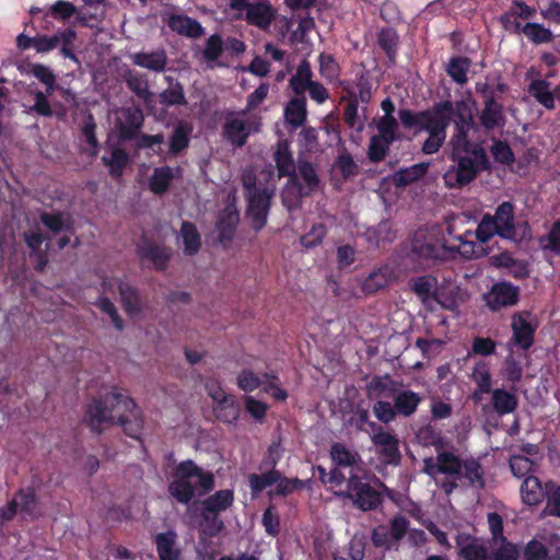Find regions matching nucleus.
<instances>
[{
    "label": "nucleus",
    "instance_id": "nucleus-1",
    "mask_svg": "<svg viewBox=\"0 0 560 560\" xmlns=\"http://www.w3.org/2000/svg\"><path fill=\"white\" fill-rule=\"evenodd\" d=\"M82 423L96 435H102L108 428L120 425L124 433L136 441L141 440L143 430L140 407L116 387L84 404Z\"/></svg>",
    "mask_w": 560,
    "mask_h": 560
},
{
    "label": "nucleus",
    "instance_id": "nucleus-2",
    "mask_svg": "<svg viewBox=\"0 0 560 560\" xmlns=\"http://www.w3.org/2000/svg\"><path fill=\"white\" fill-rule=\"evenodd\" d=\"M214 488V476L206 471L194 460L186 459L177 464L173 479L168 483L170 495L180 504H189L196 493L203 495Z\"/></svg>",
    "mask_w": 560,
    "mask_h": 560
},
{
    "label": "nucleus",
    "instance_id": "nucleus-3",
    "mask_svg": "<svg viewBox=\"0 0 560 560\" xmlns=\"http://www.w3.org/2000/svg\"><path fill=\"white\" fill-rule=\"evenodd\" d=\"M396 267L388 264L373 270L363 281L362 290L365 294H373L393 281L398 272L418 271L420 268V241L417 232L411 241L401 244L396 258Z\"/></svg>",
    "mask_w": 560,
    "mask_h": 560
},
{
    "label": "nucleus",
    "instance_id": "nucleus-4",
    "mask_svg": "<svg viewBox=\"0 0 560 560\" xmlns=\"http://www.w3.org/2000/svg\"><path fill=\"white\" fill-rule=\"evenodd\" d=\"M457 102L444 101L436 103L432 110H422V131H428L429 137L422 143V153L432 154L436 152L445 140V129L454 122L456 131Z\"/></svg>",
    "mask_w": 560,
    "mask_h": 560
},
{
    "label": "nucleus",
    "instance_id": "nucleus-5",
    "mask_svg": "<svg viewBox=\"0 0 560 560\" xmlns=\"http://www.w3.org/2000/svg\"><path fill=\"white\" fill-rule=\"evenodd\" d=\"M363 479V476L351 471L346 490L336 494L351 500L353 505L363 512L374 511L382 504L383 494Z\"/></svg>",
    "mask_w": 560,
    "mask_h": 560
},
{
    "label": "nucleus",
    "instance_id": "nucleus-6",
    "mask_svg": "<svg viewBox=\"0 0 560 560\" xmlns=\"http://www.w3.org/2000/svg\"><path fill=\"white\" fill-rule=\"evenodd\" d=\"M466 143L457 144L452 148L451 158L457 164L455 172V182L458 187L471 183L478 174L490 168V162L487 154L472 152V159L468 158Z\"/></svg>",
    "mask_w": 560,
    "mask_h": 560
},
{
    "label": "nucleus",
    "instance_id": "nucleus-7",
    "mask_svg": "<svg viewBox=\"0 0 560 560\" xmlns=\"http://www.w3.org/2000/svg\"><path fill=\"white\" fill-rule=\"evenodd\" d=\"M208 395L213 400L212 411L214 417L226 424H236L241 415V404L238 399L224 392L217 382L206 384Z\"/></svg>",
    "mask_w": 560,
    "mask_h": 560
},
{
    "label": "nucleus",
    "instance_id": "nucleus-8",
    "mask_svg": "<svg viewBox=\"0 0 560 560\" xmlns=\"http://www.w3.org/2000/svg\"><path fill=\"white\" fill-rule=\"evenodd\" d=\"M456 295L455 287L445 278L439 283L434 276H422V306H428L432 300L442 308L453 311L457 307Z\"/></svg>",
    "mask_w": 560,
    "mask_h": 560
},
{
    "label": "nucleus",
    "instance_id": "nucleus-9",
    "mask_svg": "<svg viewBox=\"0 0 560 560\" xmlns=\"http://www.w3.org/2000/svg\"><path fill=\"white\" fill-rule=\"evenodd\" d=\"M78 38L77 31L73 26L58 30L54 35H36L34 49L39 54H47L60 46L59 54L67 59L78 61L74 54V42Z\"/></svg>",
    "mask_w": 560,
    "mask_h": 560
},
{
    "label": "nucleus",
    "instance_id": "nucleus-10",
    "mask_svg": "<svg viewBox=\"0 0 560 560\" xmlns=\"http://www.w3.org/2000/svg\"><path fill=\"white\" fill-rule=\"evenodd\" d=\"M457 119H456V131H454L450 144L455 148L457 144L466 143V150L468 158L472 159V152L487 154L482 143L472 142L468 139V132L474 126L472 112L470 106L465 101H457Z\"/></svg>",
    "mask_w": 560,
    "mask_h": 560
},
{
    "label": "nucleus",
    "instance_id": "nucleus-11",
    "mask_svg": "<svg viewBox=\"0 0 560 560\" xmlns=\"http://www.w3.org/2000/svg\"><path fill=\"white\" fill-rule=\"evenodd\" d=\"M246 110L238 113L229 112L222 126V138L233 148H243L252 133L259 131V124L246 121L238 117L245 115Z\"/></svg>",
    "mask_w": 560,
    "mask_h": 560
},
{
    "label": "nucleus",
    "instance_id": "nucleus-12",
    "mask_svg": "<svg viewBox=\"0 0 560 560\" xmlns=\"http://www.w3.org/2000/svg\"><path fill=\"white\" fill-rule=\"evenodd\" d=\"M532 318L529 311L514 313L511 318V342L524 351L529 350L535 342L537 325L532 323Z\"/></svg>",
    "mask_w": 560,
    "mask_h": 560
},
{
    "label": "nucleus",
    "instance_id": "nucleus-13",
    "mask_svg": "<svg viewBox=\"0 0 560 560\" xmlns=\"http://www.w3.org/2000/svg\"><path fill=\"white\" fill-rule=\"evenodd\" d=\"M536 14L537 11L534 7L521 0H514L510 8L499 16V22L509 34L520 35L525 24L522 21L532 20Z\"/></svg>",
    "mask_w": 560,
    "mask_h": 560
},
{
    "label": "nucleus",
    "instance_id": "nucleus-14",
    "mask_svg": "<svg viewBox=\"0 0 560 560\" xmlns=\"http://www.w3.org/2000/svg\"><path fill=\"white\" fill-rule=\"evenodd\" d=\"M273 195L268 188L256 189L254 194L246 197L247 214L252 220V226L256 232L261 231L267 224V217L270 209V200Z\"/></svg>",
    "mask_w": 560,
    "mask_h": 560
},
{
    "label": "nucleus",
    "instance_id": "nucleus-15",
    "mask_svg": "<svg viewBox=\"0 0 560 560\" xmlns=\"http://www.w3.org/2000/svg\"><path fill=\"white\" fill-rule=\"evenodd\" d=\"M485 301L493 312L500 311L502 307L514 306L520 301V288L506 281L497 282L485 294Z\"/></svg>",
    "mask_w": 560,
    "mask_h": 560
},
{
    "label": "nucleus",
    "instance_id": "nucleus-16",
    "mask_svg": "<svg viewBox=\"0 0 560 560\" xmlns=\"http://www.w3.org/2000/svg\"><path fill=\"white\" fill-rule=\"evenodd\" d=\"M116 128L122 141H131L138 138L144 122L143 112L140 107H124L119 112Z\"/></svg>",
    "mask_w": 560,
    "mask_h": 560
},
{
    "label": "nucleus",
    "instance_id": "nucleus-17",
    "mask_svg": "<svg viewBox=\"0 0 560 560\" xmlns=\"http://www.w3.org/2000/svg\"><path fill=\"white\" fill-rule=\"evenodd\" d=\"M272 158L276 163L278 177H288V183L298 184V164L294 161L291 142L288 139H280L277 142Z\"/></svg>",
    "mask_w": 560,
    "mask_h": 560
},
{
    "label": "nucleus",
    "instance_id": "nucleus-18",
    "mask_svg": "<svg viewBox=\"0 0 560 560\" xmlns=\"http://www.w3.org/2000/svg\"><path fill=\"white\" fill-rule=\"evenodd\" d=\"M298 184L289 183L298 189L300 198L312 196L320 184L316 165L310 161L299 160L296 166Z\"/></svg>",
    "mask_w": 560,
    "mask_h": 560
},
{
    "label": "nucleus",
    "instance_id": "nucleus-19",
    "mask_svg": "<svg viewBox=\"0 0 560 560\" xmlns=\"http://www.w3.org/2000/svg\"><path fill=\"white\" fill-rule=\"evenodd\" d=\"M491 218L502 240L516 241L515 206L511 201L501 202Z\"/></svg>",
    "mask_w": 560,
    "mask_h": 560
},
{
    "label": "nucleus",
    "instance_id": "nucleus-20",
    "mask_svg": "<svg viewBox=\"0 0 560 560\" xmlns=\"http://www.w3.org/2000/svg\"><path fill=\"white\" fill-rule=\"evenodd\" d=\"M22 236L30 250L28 256L34 260L35 271L43 272L48 264V245L42 247L47 236L42 231L33 230L25 231Z\"/></svg>",
    "mask_w": 560,
    "mask_h": 560
},
{
    "label": "nucleus",
    "instance_id": "nucleus-21",
    "mask_svg": "<svg viewBox=\"0 0 560 560\" xmlns=\"http://www.w3.org/2000/svg\"><path fill=\"white\" fill-rule=\"evenodd\" d=\"M161 18L171 31L189 38H198L203 34L202 25L195 19L177 13L163 12Z\"/></svg>",
    "mask_w": 560,
    "mask_h": 560
},
{
    "label": "nucleus",
    "instance_id": "nucleus-22",
    "mask_svg": "<svg viewBox=\"0 0 560 560\" xmlns=\"http://www.w3.org/2000/svg\"><path fill=\"white\" fill-rule=\"evenodd\" d=\"M240 222V213L235 205H228L220 211L215 229L218 231V242L225 245L230 243L235 235Z\"/></svg>",
    "mask_w": 560,
    "mask_h": 560
},
{
    "label": "nucleus",
    "instance_id": "nucleus-23",
    "mask_svg": "<svg viewBox=\"0 0 560 560\" xmlns=\"http://www.w3.org/2000/svg\"><path fill=\"white\" fill-rule=\"evenodd\" d=\"M400 389L401 384L394 381L388 374L375 375L366 385L368 396L378 400H393Z\"/></svg>",
    "mask_w": 560,
    "mask_h": 560
},
{
    "label": "nucleus",
    "instance_id": "nucleus-24",
    "mask_svg": "<svg viewBox=\"0 0 560 560\" xmlns=\"http://www.w3.org/2000/svg\"><path fill=\"white\" fill-rule=\"evenodd\" d=\"M423 464L422 471L430 475L434 474V471L445 475H458L463 466L460 459L451 451L439 453L435 462L432 457L425 458Z\"/></svg>",
    "mask_w": 560,
    "mask_h": 560
},
{
    "label": "nucleus",
    "instance_id": "nucleus-25",
    "mask_svg": "<svg viewBox=\"0 0 560 560\" xmlns=\"http://www.w3.org/2000/svg\"><path fill=\"white\" fill-rule=\"evenodd\" d=\"M141 258L150 260L158 271H163L168 267L171 260V249L151 241H144L138 248Z\"/></svg>",
    "mask_w": 560,
    "mask_h": 560
},
{
    "label": "nucleus",
    "instance_id": "nucleus-26",
    "mask_svg": "<svg viewBox=\"0 0 560 560\" xmlns=\"http://www.w3.org/2000/svg\"><path fill=\"white\" fill-rule=\"evenodd\" d=\"M479 119L486 130H493L504 125L503 106L495 101L492 91L489 92V95H485V107Z\"/></svg>",
    "mask_w": 560,
    "mask_h": 560
},
{
    "label": "nucleus",
    "instance_id": "nucleus-27",
    "mask_svg": "<svg viewBox=\"0 0 560 560\" xmlns=\"http://www.w3.org/2000/svg\"><path fill=\"white\" fill-rule=\"evenodd\" d=\"M130 58L135 66L158 73L163 72L167 65V55L164 48H158L149 52H136Z\"/></svg>",
    "mask_w": 560,
    "mask_h": 560
},
{
    "label": "nucleus",
    "instance_id": "nucleus-28",
    "mask_svg": "<svg viewBox=\"0 0 560 560\" xmlns=\"http://www.w3.org/2000/svg\"><path fill=\"white\" fill-rule=\"evenodd\" d=\"M275 18L276 10L267 0L250 4L246 11V22L261 30L268 28Z\"/></svg>",
    "mask_w": 560,
    "mask_h": 560
},
{
    "label": "nucleus",
    "instance_id": "nucleus-29",
    "mask_svg": "<svg viewBox=\"0 0 560 560\" xmlns=\"http://www.w3.org/2000/svg\"><path fill=\"white\" fill-rule=\"evenodd\" d=\"M372 441L380 447V453L384 456L387 463H397L400 458L398 451V440L390 433L384 432L382 427H377L373 432Z\"/></svg>",
    "mask_w": 560,
    "mask_h": 560
},
{
    "label": "nucleus",
    "instance_id": "nucleus-30",
    "mask_svg": "<svg viewBox=\"0 0 560 560\" xmlns=\"http://www.w3.org/2000/svg\"><path fill=\"white\" fill-rule=\"evenodd\" d=\"M154 542L160 560H180V549L176 547L177 534L174 530L159 533Z\"/></svg>",
    "mask_w": 560,
    "mask_h": 560
},
{
    "label": "nucleus",
    "instance_id": "nucleus-31",
    "mask_svg": "<svg viewBox=\"0 0 560 560\" xmlns=\"http://www.w3.org/2000/svg\"><path fill=\"white\" fill-rule=\"evenodd\" d=\"M458 555L464 560H489V552L485 545L471 536H458Z\"/></svg>",
    "mask_w": 560,
    "mask_h": 560
},
{
    "label": "nucleus",
    "instance_id": "nucleus-32",
    "mask_svg": "<svg viewBox=\"0 0 560 560\" xmlns=\"http://www.w3.org/2000/svg\"><path fill=\"white\" fill-rule=\"evenodd\" d=\"M527 91L529 95L546 109L552 110L556 108L555 89L551 90V83L549 81L545 79H534L530 81Z\"/></svg>",
    "mask_w": 560,
    "mask_h": 560
},
{
    "label": "nucleus",
    "instance_id": "nucleus-33",
    "mask_svg": "<svg viewBox=\"0 0 560 560\" xmlns=\"http://www.w3.org/2000/svg\"><path fill=\"white\" fill-rule=\"evenodd\" d=\"M522 501L526 505H538L546 497V486L536 476H527L521 486Z\"/></svg>",
    "mask_w": 560,
    "mask_h": 560
},
{
    "label": "nucleus",
    "instance_id": "nucleus-34",
    "mask_svg": "<svg viewBox=\"0 0 560 560\" xmlns=\"http://www.w3.org/2000/svg\"><path fill=\"white\" fill-rule=\"evenodd\" d=\"M165 80L168 82V88L159 94V102L165 107L187 105L183 84L172 77H165Z\"/></svg>",
    "mask_w": 560,
    "mask_h": 560
},
{
    "label": "nucleus",
    "instance_id": "nucleus-35",
    "mask_svg": "<svg viewBox=\"0 0 560 560\" xmlns=\"http://www.w3.org/2000/svg\"><path fill=\"white\" fill-rule=\"evenodd\" d=\"M191 132L192 127L187 121L179 120L175 125L170 137V153L172 155L176 156L189 147Z\"/></svg>",
    "mask_w": 560,
    "mask_h": 560
},
{
    "label": "nucleus",
    "instance_id": "nucleus-36",
    "mask_svg": "<svg viewBox=\"0 0 560 560\" xmlns=\"http://www.w3.org/2000/svg\"><path fill=\"white\" fill-rule=\"evenodd\" d=\"M307 116L306 98L299 96L290 100L284 107V119L293 128L304 125Z\"/></svg>",
    "mask_w": 560,
    "mask_h": 560
},
{
    "label": "nucleus",
    "instance_id": "nucleus-37",
    "mask_svg": "<svg viewBox=\"0 0 560 560\" xmlns=\"http://www.w3.org/2000/svg\"><path fill=\"white\" fill-rule=\"evenodd\" d=\"M234 502V492L231 489L219 490L201 502L206 512L220 514L226 511Z\"/></svg>",
    "mask_w": 560,
    "mask_h": 560
},
{
    "label": "nucleus",
    "instance_id": "nucleus-38",
    "mask_svg": "<svg viewBox=\"0 0 560 560\" xmlns=\"http://www.w3.org/2000/svg\"><path fill=\"white\" fill-rule=\"evenodd\" d=\"M492 397L491 404L494 411L500 415H509L516 410L518 406V399L515 394L510 393L503 388L491 389Z\"/></svg>",
    "mask_w": 560,
    "mask_h": 560
},
{
    "label": "nucleus",
    "instance_id": "nucleus-39",
    "mask_svg": "<svg viewBox=\"0 0 560 560\" xmlns=\"http://www.w3.org/2000/svg\"><path fill=\"white\" fill-rule=\"evenodd\" d=\"M348 423L350 427L354 428L357 431H372L375 432L377 429V424L370 420V410L365 402L361 401L357 404L350 412V417L348 419Z\"/></svg>",
    "mask_w": 560,
    "mask_h": 560
},
{
    "label": "nucleus",
    "instance_id": "nucleus-40",
    "mask_svg": "<svg viewBox=\"0 0 560 560\" xmlns=\"http://www.w3.org/2000/svg\"><path fill=\"white\" fill-rule=\"evenodd\" d=\"M269 378L277 380V375L267 372L255 373L252 370L244 369L237 375V386L246 393H252L265 385Z\"/></svg>",
    "mask_w": 560,
    "mask_h": 560
},
{
    "label": "nucleus",
    "instance_id": "nucleus-41",
    "mask_svg": "<svg viewBox=\"0 0 560 560\" xmlns=\"http://www.w3.org/2000/svg\"><path fill=\"white\" fill-rule=\"evenodd\" d=\"M312 77L311 63L303 59L289 81V85L295 95L304 96L303 94L313 82Z\"/></svg>",
    "mask_w": 560,
    "mask_h": 560
},
{
    "label": "nucleus",
    "instance_id": "nucleus-42",
    "mask_svg": "<svg viewBox=\"0 0 560 560\" xmlns=\"http://www.w3.org/2000/svg\"><path fill=\"white\" fill-rule=\"evenodd\" d=\"M180 236L184 243L185 255L194 256L198 254L201 248V236L192 222L183 221L180 225Z\"/></svg>",
    "mask_w": 560,
    "mask_h": 560
},
{
    "label": "nucleus",
    "instance_id": "nucleus-43",
    "mask_svg": "<svg viewBox=\"0 0 560 560\" xmlns=\"http://www.w3.org/2000/svg\"><path fill=\"white\" fill-rule=\"evenodd\" d=\"M393 402L398 416L408 417L416 411L420 397L411 390H404L401 388L394 397Z\"/></svg>",
    "mask_w": 560,
    "mask_h": 560
},
{
    "label": "nucleus",
    "instance_id": "nucleus-44",
    "mask_svg": "<svg viewBox=\"0 0 560 560\" xmlns=\"http://www.w3.org/2000/svg\"><path fill=\"white\" fill-rule=\"evenodd\" d=\"M122 307L129 315L139 314L142 310L138 290L131 284L121 281L118 284Z\"/></svg>",
    "mask_w": 560,
    "mask_h": 560
},
{
    "label": "nucleus",
    "instance_id": "nucleus-45",
    "mask_svg": "<svg viewBox=\"0 0 560 560\" xmlns=\"http://www.w3.org/2000/svg\"><path fill=\"white\" fill-rule=\"evenodd\" d=\"M279 479V470L269 468L262 474H250L248 476V486L252 498L258 497L266 488L275 485Z\"/></svg>",
    "mask_w": 560,
    "mask_h": 560
},
{
    "label": "nucleus",
    "instance_id": "nucleus-46",
    "mask_svg": "<svg viewBox=\"0 0 560 560\" xmlns=\"http://www.w3.org/2000/svg\"><path fill=\"white\" fill-rule=\"evenodd\" d=\"M330 456L337 466L349 468V475L351 471L359 474V469L355 467L358 455L351 452L342 443L336 442L331 445Z\"/></svg>",
    "mask_w": 560,
    "mask_h": 560
},
{
    "label": "nucleus",
    "instance_id": "nucleus-47",
    "mask_svg": "<svg viewBox=\"0 0 560 560\" xmlns=\"http://www.w3.org/2000/svg\"><path fill=\"white\" fill-rule=\"evenodd\" d=\"M173 178L172 167H155L149 180V188L155 195H163L168 190Z\"/></svg>",
    "mask_w": 560,
    "mask_h": 560
},
{
    "label": "nucleus",
    "instance_id": "nucleus-48",
    "mask_svg": "<svg viewBox=\"0 0 560 560\" xmlns=\"http://www.w3.org/2000/svg\"><path fill=\"white\" fill-rule=\"evenodd\" d=\"M125 82L127 88L145 103L151 100L152 93L144 74L129 70L125 74Z\"/></svg>",
    "mask_w": 560,
    "mask_h": 560
},
{
    "label": "nucleus",
    "instance_id": "nucleus-49",
    "mask_svg": "<svg viewBox=\"0 0 560 560\" xmlns=\"http://www.w3.org/2000/svg\"><path fill=\"white\" fill-rule=\"evenodd\" d=\"M39 220L44 226L49 230L52 234H58L62 231L72 230V223L70 219H66L61 211L47 212L42 211L39 213Z\"/></svg>",
    "mask_w": 560,
    "mask_h": 560
},
{
    "label": "nucleus",
    "instance_id": "nucleus-50",
    "mask_svg": "<svg viewBox=\"0 0 560 560\" xmlns=\"http://www.w3.org/2000/svg\"><path fill=\"white\" fill-rule=\"evenodd\" d=\"M394 142L395 140L387 137L380 135L372 136L368 148L369 160L372 163L382 162L386 158L388 150Z\"/></svg>",
    "mask_w": 560,
    "mask_h": 560
},
{
    "label": "nucleus",
    "instance_id": "nucleus-51",
    "mask_svg": "<svg viewBox=\"0 0 560 560\" xmlns=\"http://www.w3.org/2000/svg\"><path fill=\"white\" fill-rule=\"evenodd\" d=\"M521 34L535 45L548 44L553 39L552 32L539 23L526 22Z\"/></svg>",
    "mask_w": 560,
    "mask_h": 560
},
{
    "label": "nucleus",
    "instance_id": "nucleus-52",
    "mask_svg": "<svg viewBox=\"0 0 560 560\" xmlns=\"http://www.w3.org/2000/svg\"><path fill=\"white\" fill-rule=\"evenodd\" d=\"M275 490H270L268 492L269 498L271 499L273 495L278 497H287L290 493L301 490L305 487V481L295 478H288L279 470V479L275 482Z\"/></svg>",
    "mask_w": 560,
    "mask_h": 560
},
{
    "label": "nucleus",
    "instance_id": "nucleus-53",
    "mask_svg": "<svg viewBox=\"0 0 560 560\" xmlns=\"http://www.w3.org/2000/svg\"><path fill=\"white\" fill-rule=\"evenodd\" d=\"M470 68V60L467 57H453L447 66V74L458 84L468 81L467 72Z\"/></svg>",
    "mask_w": 560,
    "mask_h": 560
},
{
    "label": "nucleus",
    "instance_id": "nucleus-54",
    "mask_svg": "<svg viewBox=\"0 0 560 560\" xmlns=\"http://www.w3.org/2000/svg\"><path fill=\"white\" fill-rule=\"evenodd\" d=\"M14 498L20 499L21 511L30 516L38 514V498L34 487L20 489Z\"/></svg>",
    "mask_w": 560,
    "mask_h": 560
},
{
    "label": "nucleus",
    "instance_id": "nucleus-55",
    "mask_svg": "<svg viewBox=\"0 0 560 560\" xmlns=\"http://www.w3.org/2000/svg\"><path fill=\"white\" fill-rule=\"evenodd\" d=\"M335 166L345 179L354 177L360 172L359 165L354 162L351 153L346 148L339 151L335 160Z\"/></svg>",
    "mask_w": 560,
    "mask_h": 560
},
{
    "label": "nucleus",
    "instance_id": "nucleus-56",
    "mask_svg": "<svg viewBox=\"0 0 560 560\" xmlns=\"http://www.w3.org/2000/svg\"><path fill=\"white\" fill-rule=\"evenodd\" d=\"M77 7L66 0L55 1L45 13V16L52 18L54 20L66 22L77 13Z\"/></svg>",
    "mask_w": 560,
    "mask_h": 560
},
{
    "label": "nucleus",
    "instance_id": "nucleus-57",
    "mask_svg": "<svg viewBox=\"0 0 560 560\" xmlns=\"http://www.w3.org/2000/svg\"><path fill=\"white\" fill-rule=\"evenodd\" d=\"M471 377L480 393H491V373L488 363L483 361L476 363L472 369Z\"/></svg>",
    "mask_w": 560,
    "mask_h": 560
},
{
    "label": "nucleus",
    "instance_id": "nucleus-58",
    "mask_svg": "<svg viewBox=\"0 0 560 560\" xmlns=\"http://www.w3.org/2000/svg\"><path fill=\"white\" fill-rule=\"evenodd\" d=\"M494 235L500 237V232H498L491 214L485 213L477 225L475 237L480 244H488Z\"/></svg>",
    "mask_w": 560,
    "mask_h": 560
},
{
    "label": "nucleus",
    "instance_id": "nucleus-59",
    "mask_svg": "<svg viewBox=\"0 0 560 560\" xmlns=\"http://www.w3.org/2000/svg\"><path fill=\"white\" fill-rule=\"evenodd\" d=\"M546 508L545 513L560 517V485L553 481L546 482Z\"/></svg>",
    "mask_w": 560,
    "mask_h": 560
},
{
    "label": "nucleus",
    "instance_id": "nucleus-60",
    "mask_svg": "<svg viewBox=\"0 0 560 560\" xmlns=\"http://www.w3.org/2000/svg\"><path fill=\"white\" fill-rule=\"evenodd\" d=\"M224 42L220 34L215 33L210 35L205 44L202 57L207 62H215L223 54Z\"/></svg>",
    "mask_w": 560,
    "mask_h": 560
},
{
    "label": "nucleus",
    "instance_id": "nucleus-61",
    "mask_svg": "<svg viewBox=\"0 0 560 560\" xmlns=\"http://www.w3.org/2000/svg\"><path fill=\"white\" fill-rule=\"evenodd\" d=\"M104 164L109 166V174L112 177H120L122 175L124 168L128 162L127 153L121 149H114L110 158L107 159L103 156Z\"/></svg>",
    "mask_w": 560,
    "mask_h": 560
},
{
    "label": "nucleus",
    "instance_id": "nucleus-62",
    "mask_svg": "<svg viewBox=\"0 0 560 560\" xmlns=\"http://www.w3.org/2000/svg\"><path fill=\"white\" fill-rule=\"evenodd\" d=\"M536 464L525 455H513L510 458V468L512 474L517 478H526L532 476Z\"/></svg>",
    "mask_w": 560,
    "mask_h": 560
},
{
    "label": "nucleus",
    "instance_id": "nucleus-63",
    "mask_svg": "<svg viewBox=\"0 0 560 560\" xmlns=\"http://www.w3.org/2000/svg\"><path fill=\"white\" fill-rule=\"evenodd\" d=\"M378 46L384 50L389 60H394L398 36L393 28H383L377 36Z\"/></svg>",
    "mask_w": 560,
    "mask_h": 560
},
{
    "label": "nucleus",
    "instance_id": "nucleus-64",
    "mask_svg": "<svg viewBox=\"0 0 560 560\" xmlns=\"http://www.w3.org/2000/svg\"><path fill=\"white\" fill-rule=\"evenodd\" d=\"M500 546L489 555V560H518L520 549L509 539L500 540Z\"/></svg>",
    "mask_w": 560,
    "mask_h": 560
}]
</instances>
